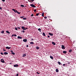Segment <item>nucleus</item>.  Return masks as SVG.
Here are the masks:
<instances>
[{
  "mask_svg": "<svg viewBox=\"0 0 76 76\" xmlns=\"http://www.w3.org/2000/svg\"><path fill=\"white\" fill-rule=\"evenodd\" d=\"M12 10H13V11H14L15 13H17L18 14H20V12H19L18 11H17V10H16L15 9H12Z\"/></svg>",
  "mask_w": 76,
  "mask_h": 76,
  "instance_id": "obj_1",
  "label": "nucleus"
},
{
  "mask_svg": "<svg viewBox=\"0 0 76 76\" xmlns=\"http://www.w3.org/2000/svg\"><path fill=\"white\" fill-rule=\"evenodd\" d=\"M22 29H23V30H26V29H28V28H25V27L24 26H22L21 27Z\"/></svg>",
  "mask_w": 76,
  "mask_h": 76,
  "instance_id": "obj_2",
  "label": "nucleus"
},
{
  "mask_svg": "<svg viewBox=\"0 0 76 76\" xmlns=\"http://www.w3.org/2000/svg\"><path fill=\"white\" fill-rule=\"evenodd\" d=\"M30 6L31 7H36V6L34 5V4H30Z\"/></svg>",
  "mask_w": 76,
  "mask_h": 76,
  "instance_id": "obj_3",
  "label": "nucleus"
},
{
  "mask_svg": "<svg viewBox=\"0 0 76 76\" xmlns=\"http://www.w3.org/2000/svg\"><path fill=\"white\" fill-rule=\"evenodd\" d=\"M1 61L2 63H5V62H4V60H3V59H2L1 60Z\"/></svg>",
  "mask_w": 76,
  "mask_h": 76,
  "instance_id": "obj_4",
  "label": "nucleus"
},
{
  "mask_svg": "<svg viewBox=\"0 0 76 76\" xmlns=\"http://www.w3.org/2000/svg\"><path fill=\"white\" fill-rule=\"evenodd\" d=\"M35 0H28V1L29 2H30V3H32L33 1H34Z\"/></svg>",
  "mask_w": 76,
  "mask_h": 76,
  "instance_id": "obj_5",
  "label": "nucleus"
},
{
  "mask_svg": "<svg viewBox=\"0 0 76 76\" xmlns=\"http://www.w3.org/2000/svg\"><path fill=\"white\" fill-rule=\"evenodd\" d=\"M14 66L15 67H19V65H18V64H16L15 65H14Z\"/></svg>",
  "mask_w": 76,
  "mask_h": 76,
  "instance_id": "obj_6",
  "label": "nucleus"
},
{
  "mask_svg": "<svg viewBox=\"0 0 76 76\" xmlns=\"http://www.w3.org/2000/svg\"><path fill=\"white\" fill-rule=\"evenodd\" d=\"M61 47L62 49H63V50L65 49V47L64 45H62Z\"/></svg>",
  "mask_w": 76,
  "mask_h": 76,
  "instance_id": "obj_7",
  "label": "nucleus"
},
{
  "mask_svg": "<svg viewBox=\"0 0 76 76\" xmlns=\"http://www.w3.org/2000/svg\"><path fill=\"white\" fill-rule=\"evenodd\" d=\"M23 42H27V39H24L23 40Z\"/></svg>",
  "mask_w": 76,
  "mask_h": 76,
  "instance_id": "obj_8",
  "label": "nucleus"
},
{
  "mask_svg": "<svg viewBox=\"0 0 76 76\" xmlns=\"http://www.w3.org/2000/svg\"><path fill=\"white\" fill-rule=\"evenodd\" d=\"M6 49H8V50H9V49H10V48H11V47H6Z\"/></svg>",
  "mask_w": 76,
  "mask_h": 76,
  "instance_id": "obj_9",
  "label": "nucleus"
},
{
  "mask_svg": "<svg viewBox=\"0 0 76 76\" xmlns=\"http://www.w3.org/2000/svg\"><path fill=\"white\" fill-rule=\"evenodd\" d=\"M26 56V54H24L23 55L22 57H25Z\"/></svg>",
  "mask_w": 76,
  "mask_h": 76,
  "instance_id": "obj_10",
  "label": "nucleus"
},
{
  "mask_svg": "<svg viewBox=\"0 0 76 76\" xmlns=\"http://www.w3.org/2000/svg\"><path fill=\"white\" fill-rule=\"evenodd\" d=\"M18 38H19V39H22V37H20V36H18Z\"/></svg>",
  "mask_w": 76,
  "mask_h": 76,
  "instance_id": "obj_11",
  "label": "nucleus"
},
{
  "mask_svg": "<svg viewBox=\"0 0 76 76\" xmlns=\"http://www.w3.org/2000/svg\"><path fill=\"white\" fill-rule=\"evenodd\" d=\"M63 53H64V54H66L67 53V51H63Z\"/></svg>",
  "mask_w": 76,
  "mask_h": 76,
  "instance_id": "obj_12",
  "label": "nucleus"
},
{
  "mask_svg": "<svg viewBox=\"0 0 76 76\" xmlns=\"http://www.w3.org/2000/svg\"><path fill=\"white\" fill-rule=\"evenodd\" d=\"M49 35H51V36H53V34H51L50 33H49Z\"/></svg>",
  "mask_w": 76,
  "mask_h": 76,
  "instance_id": "obj_13",
  "label": "nucleus"
},
{
  "mask_svg": "<svg viewBox=\"0 0 76 76\" xmlns=\"http://www.w3.org/2000/svg\"><path fill=\"white\" fill-rule=\"evenodd\" d=\"M52 44H53V45H56V43H55V42H52Z\"/></svg>",
  "mask_w": 76,
  "mask_h": 76,
  "instance_id": "obj_14",
  "label": "nucleus"
},
{
  "mask_svg": "<svg viewBox=\"0 0 76 76\" xmlns=\"http://www.w3.org/2000/svg\"><path fill=\"white\" fill-rule=\"evenodd\" d=\"M4 54L5 55H7V54H8V53H7V52H4Z\"/></svg>",
  "mask_w": 76,
  "mask_h": 76,
  "instance_id": "obj_15",
  "label": "nucleus"
},
{
  "mask_svg": "<svg viewBox=\"0 0 76 76\" xmlns=\"http://www.w3.org/2000/svg\"><path fill=\"white\" fill-rule=\"evenodd\" d=\"M43 35L44 36V37H45L46 35H45V34L44 33H42Z\"/></svg>",
  "mask_w": 76,
  "mask_h": 76,
  "instance_id": "obj_16",
  "label": "nucleus"
},
{
  "mask_svg": "<svg viewBox=\"0 0 76 76\" xmlns=\"http://www.w3.org/2000/svg\"><path fill=\"white\" fill-rule=\"evenodd\" d=\"M30 44H34V43L33 42H30Z\"/></svg>",
  "mask_w": 76,
  "mask_h": 76,
  "instance_id": "obj_17",
  "label": "nucleus"
},
{
  "mask_svg": "<svg viewBox=\"0 0 76 76\" xmlns=\"http://www.w3.org/2000/svg\"><path fill=\"white\" fill-rule=\"evenodd\" d=\"M69 53H72V50L70 49L69 50Z\"/></svg>",
  "mask_w": 76,
  "mask_h": 76,
  "instance_id": "obj_18",
  "label": "nucleus"
},
{
  "mask_svg": "<svg viewBox=\"0 0 76 76\" xmlns=\"http://www.w3.org/2000/svg\"><path fill=\"white\" fill-rule=\"evenodd\" d=\"M36 49H37V50H39V48L38 46H37L36 47Z\"/></svg>",
  "mask_w": 76,
  "mask_h": 76,
  "instance_id": "obj_19",
  "label": "nucleus"
},
{
  "mask_svg": "<svg viewBox=\"0 0 76 76\" xmlns=\"http://www.w3.org/2000/svg\"><path fill=\"white\" fill-rule=\"evenodd\" d=\"M6 32L7 33V34H10V32H9L8 31H6Z\"/></svg>",
  "mask_w": 76,
  "mask_h": 76,
  "instance_id": "obj_20",
  "label": "nucleus"
},
{
  "mask_svg": "<svg viewBox=\"0 0 76 76\" xmlns=\"http://www.w3.org/2000/svg\"><path fill=\"white\" fill-rule=\"evenodd\" d=\"M58 69H56V72H58Z\"/></svg>",
  "mask_w": 76,
  "mask_h": 76,
  "instance_id": "obj_21",
  "label": "nucleus"
},
{
  "mask_svg": "<svg viewBox=\"0 0 76 76\" xmlns=\"http://www.w3.org/2000/svg\"><path fill=\"white\" fill-rule=\"evenodd\" d=\"M11 54H12L13 55H15V53H14V52H12L11 53Z\"/></svg>",
  "mask_w": 76,
  "mask_h": 76,
  "instance_id": "obj_22",
  "label": "nucleus"
},
{
  "mask_svg": "<svg viewBox=\"0 0 76 76\" xmlns=\"http://www.w3.org/2000/svg\"><path fill=\"white\" fill-rule=\"evenodd\" d=\"M44 12H43L42 13V17H44Z\"/></svg>",
  "mask_w": 76,
  "mask_h": 76,
  "instance_id": "obj_23",
  "label": "nucleus"
},
{
  "mask_svg": "<svg viewBox=\"0 0 76 76\" xmlns=\"http://www.w3.org/2000/svg\"><path fill=\"white\" fill-rule=\"evenodd\" d=\"M50 57L51 59H53V57L52 56H50Z\"/></svg>",
  "mask_w": 76,
  "mask_h": 76,
  "instance_id": "obj_24",
  "label": "nucleus"
},
{
  "mask_svg": "<svg viewBox=\"0 0 76 76\" xmlns=\"http://www.w3.org/2000/svg\"><path fill=\"white\" fill-rule=\"evenodd\" d=\"M1 32L2 34H4V31H2Z\"/></svg>",
  "mask_w": 76,
  "mask_h": 76,
  "instance_id": "obj_25",
  "label": "nucleus"
},
{
  "mask_svg": "<svg viewBox=\"0 0 76 76\" xmlns=\"http://www.w3.org/2000/svg\"><path fill=\"white\" fill-rule=\"evenodd\" d=\"M23 20H26L27 18H23Z\"/></svg>",
  "mask_w": 76,
  "mask_h": 76,
  "instance_id": "obj_26",
  "label": "nucleus"
},
{
  "mask_svg": "<svg viewBox=\"0 0 76 76\" xmlns=\"http://www.w3.org/2000/svg\"><path fill=\"white\" fill-rule=\"evenodd\" d=\"M21 32H23V33H24V32H25V31H24V30L21 31Z\"/></svg>",
  "mask_w": 76,
  "mask_h": 76,
  "instance_id": "obj_27",
  "label": "nucleus"
},
{
  "mask_svg": "<svg viewBox=\"0 0 76 76\" xmlns=\"http://www.w3.org/2000/svg\"><path fill=\"white\" fill-rule=\"evenodd\" d=\"M20 6H21V7H25V6H24V5H20Z\"/></svg>",
  "mask_w": 76,
  "mask_h": 76,
  "instance_id": "obj_28",
  "label": "nucleus"
},
{
  "mask_svg": "<svg viewBox=\"0 0 76 76\" xmlns=\"http://www.w3.org/2000/svg\"><path fill=\"white\" fill-rule=\"evenodd\" d=\"M58 63L59 65H60V64H61V63H60V62H58Z\"/></svg>",
  "mask_w": 76,
  "mask_h": 76,
  "instance_id": "obj_29",
  "label": "nucleus"
},
{
  "mask_svg": "<svg viewBox=\"0 0 76 76\" xmlns=\"http://www.w3.org/2000/svg\"><path fill=\"white\" fill-rule=\"evenodd\" d=\"M39 13H37L36 14V16H37L39 15Z\"/></svg>",
  "mask_w": 76,
  "mask_h": 76,
  "instance_id": "obj_30",
  "label": "nucleus"
},
{
  "mask_svg": "<svg viewBox=\"0 0 76 76\" xmlns=\"http://www.w3.org/2000/svg\"><path fill=\"white\" fill-rule=\"evenodd\" d=\"M15 29L16 31H18V28L15 27Z\"/></svg>",
  "mask_w": 76,
  "mask_h": 76,
  "instance_id": "obj_31",
  "label": "nucleus"
},
{
  "mask_svg": "<svg viewBox=\"0 0 76 76\" xmlns=\"http://www.w3.org/2000/svg\"><path fill=\"white\" fill-rule=\"evenodd\" d=\"M36 11H37V10H36V9L34 10V12H36Z\"/></svg>",
  "mask_w": 76,
  "mask_h": 76,
  "instance_id": "obj_32",
  "label": "nucleus"
},
{
  "mask_svg": "<svg viewBox=\"0 0 76 76\" xmlns=\"http://www.w3.org/2000/svg\"><path fill=\"white\" fill-rule=\"evenodd\" d=\"M44 18H45V19H47V17H46V16H45V17H44Z\"/></svg>",
  "mask_w": 76,
  "mask_h": 76,
  "instance_id": "obj_33",
  "label": "nucleus"
},
{
  "mask_svg": "<svg viewBox=\"0 0 76 76\" xmlns=\"http://www.w3.org/2000/svg\"><path fill=\"white\" fill-rule=\"evenodd\" d=\"M41 28H39L38 29V31H41Z\"/></svg>",
  "mask_w": 76,
  "mask_h": 76,
  "instance_id": "obj_34",
  "label": "nucleus"
},
{
  "mask_svg": "<svg viewBox=\"0 0 76 76\" xmlns=\"http://www.w3.org/2000/svg\"><path fill=\"white\" fill-rule=\"evenodd\" d=\"M24 17H25V16H23V17H20V18H24Z\"/></svg>",
  "mask_w": 76,
  "mask_h": 76,
  "instance_id": "obj_35",
  "label": "nucleus"
},
{
  "mask_svg": "<svg viewBox=\"0 0 76 76\" xmlns=\"http://www.w3.org/2000/svg\"><path fill=\"white\" fill-rule=\"evenodd\" d=\"M1 55H3V53L1 52Z\"/></svg>",
  "mask_w": 76,
  "mask_h": 76,
  "instance_id": "obj_36",
  "label": "nucleus"
},
{
  "mask_svg": "<svg viewBox=\"0 0 76 76\" xmlns=\"http://www.w3.org/2000/svg\"><path fill=\"white\" fill-rule=\"evenodd\" d=\"M14 37H16L17 35L16 34H14Z\"/></svg>",
  "mask_w": 76,
  "mask_h": 76,
  "instance_id": "obj_37",
  "label": "nucleus"
},
{
  "mask_svg": "<svg viewBox=\"0 0 76 76\" xmlns=\"http://www.w3.org/2000/svg\"><path fill=\"white\" fill-rule=\"evenodd\" d=\"M34 16V14H32L31 15V16Z\"/></svg>",
  "mask_w": 76,
  "mask_h": 76,
  "instance_id": "obj_38",
  "label": "nucleus"
},
{
  "mask_svg": "<svg viewBox=\"0 0 76 76\" xmlns=\"http://www.w3.org/2000/svg\"><path fill=\"white\" fill-rule=\"evenodd\" d=\"M2 1H3V2H4L5 1V0H1Z\"/></svg>",
  "mask_w": 76,
  "mask_h": 76,
  "instance_id": "obj_39",
  "label": "nucleus"
},
{
  "mask_svg": "<svg viewBox=\"0 0 76 76\" xmlns=\"http://www.w3.org/2000/svg\"><path fill=\"white\" fill-rule=\"evenodd\" d=\"M10 52H11L12 53H13V50H10Z\"/></svg>",
  "mask_w": 76,
  "mask_h": 76,
  "instance_id": "obj_40",
  "label": "nucleus"
},
{
  "mask_svg": "<svg viewBox=\"0 0 76 76\" xmlns=\"http://www.w3.org/2000/svg\"><path fill=\"white\" fill-rule=\"evenodd\" d=\"M18 75H19V74H17V75H16V76H18Z\"/></svg>",
  "mask_w": 76,
  "mask_h": 76,
  "instance_id": "obj_41",
  "label": "nucleus"
},
{
  "mask_svg": "<svg viewBox=\"0 0 76 76\" xmlns=\"http://www.w3.org/2000/svg\"><path fill=\"white\" fill-rule=\"evenodd\" d=\"M0 9L1 10V9H2V8H1V7H0Z\"/></svg>",
  "mask_w": 76,
  "mask_h": 76,
  "instance_id": "obj_42",
  "label": "nucleus"
},
{
  "mask_svg": "<svg viewBox=\"0 0 76 76\" xmlns=\"http://www.w3.org/2000/svg\"><path fill=\"white\" fill-rule=\"evenodd\" d=\"M18 29H20V27H18Z\"/></svg>",
  "mask_w": 76,
  "mask_h": 76,
  "instance_id": "obj_43",
  "label": "nucleus"
},
{
  "mask_svg": "<svg viewBox=\"0 0 76 76\" xmlns=\"http://www.w3.org/2000/svg\"><path fill=\"white\" fill-rule=\"evenodd\" d=\"M14 34H12V37H14Z\"/></svg>",
  "mask_w": 76,
  "mask_h": 76,
  "instance_id": "obj_44",
  "label": "nucleus"
},
{
  "mask_svg": "<svg viewBox=\"0 0 76 76\" xmlns=\"http://www.w3.org/2000/svg\"><path fill=\"white\" fill-rule=\"evenodd\" d=\"M63 66H66V64H63Z\"/></svg>",
  "mask_w": 76,
  "mask_h": 76,
  "instance_id": "obj_45",
  "label": "nucleus"
},
{
  "mask_svg": "<svg viewBox=\"0 0 76 76\" xmlns=\"http://www.w3.org/2000/svg\"><path fill=\"white\" fill-rule=\"evenodd\" d=\"M26 47H28V45H26Z\"/></svg>",
  "mask_w": 76,
  "mask_h": 76,
  "instance_id": "obj_46",
  "label": "nucleus"
},
{
  "mask_svg": "<svg viewBox=\"0 0 76 76\" xmlns=\"http://www.w3.org/2000/svg\"><path fill=\"white\" fill-rule=\"evenodd\" d=\"M68 64H70V62H68Z\"/></svg>",
  "mask_w": 76,
  "mask_h": 76,
  "instance_id": "obj_47",
  "label": "nucleus"
},
{
  "mask_svg": "<svg viewBox=\"0 0 76 76\" xmlns=\"http://www.w3.org/2000/svg\"><path fill=\"white\" fill-rule=\"evenodd\" d=\"M34 40V39H31V41H33Z\"/></svg>",
  "mask_w": 76,
  "mask_h": 76,
  "instance_id": "obj_48",
  "label": "nucleus"
},
{
  "mask_svg": "<svg viewBox=\"0 0 76 76\" xmlns=\"http://www.w3.org/2000/svg\"><path fill=\"white\" fill-rule=\"evenodd\" d=\"M3 51H6V50H4H4H3Z\"/></svg>",
  "mask_w": 76,
  "mask_h": 76,
  "instance_id": "obj_49",
  "label": "nucleus"
},
{
  "mask_svg": "<svg viewBox=\"0 0 76 76\" xmlns=\"http://www.w3.org/2000/svg\"><path fill=\"white\" fill-rule=\"evenodd\" d=\"M48 38H50V36H48Z\"/></svg>",
  "mask_w": 76,
  "mask_h": 76,
  "instance_id": "obj_50",
  "label": "nucleus"
},
{
  "mask_svg": "<svg viewBox=\"0 0 76 76\" xmlns=\"http://www.w3.org/2000/svg\"><path fill=\"white\" fill-rule=\"evenodd\" d=\"M37 74H39V73H38V72H37Z\"/></svg>",
  "mask_w": 76,
  "mask_h": 76,
  "instance_id": "obj_51",
  "label": "nucleus"
},
{
  "mask_svg": "<svg viewBox=\"0 0 76 76\" xmlns=\"http://www.w3.org/2000/svg\"><path fill=\"white\" fill-rule=\"evenodd\" d=\"M10 64H12V63H10Z\"/></svg>",
  "mask_w": 76,
  "mask_h": 76,
  "instance_id": "obj_52",
  "label": "nucleus"
}]
</instances>
